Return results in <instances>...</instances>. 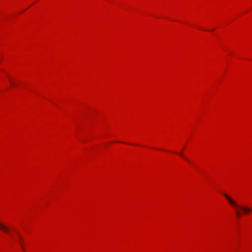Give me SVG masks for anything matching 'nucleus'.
<instances>
[{
  "label": "nucleus",
  "instance_id": "obj_1",
  "mask_svg": "<svg viewBox=\"0 0 252 252\" xmlns=\"http://www.w3.org/2000/svg\"><path fill=\"white\" fill-rule=\"evenodd\" d=\"M223 195L229 204L234 208L236 215L238 218H240L243 214L247 215L252 212L251 208L240 206L227 194L223 193Z\"/></svg>",
  "mask_w": 252,
  "mask_h": 252
},
{
  "label": "nucleus",
  "instance_id": "obj_2",
  "mask_svg": "<svg viewBox=\"0 0 252 252\" xmlns=\"http://www.w3.org/2000/svg\"><path fill=\"white\" fill-rule=\"evenodd\" d=\"M0 229L5 233H9V229L8 227L1 222H0Z\"/></svg>",
  "mask_w": 252,
  "mask_h": 252
},
{
  "label": "nucleus",
  "instance_id": "obj_3",
  "mask_svg": "<svg viewBox=\"0 0 252 252\" xmlns=\"http://www.w3.org/2000/svg\"><path fill=\"white\" fill-rule=\"evenodd\" d=\"M18 235L19 236L20 242V244H21V245L22 246V238H21V237L20 236V235L19 234H18Z\"/></svg>",
  "mask_w": 252,
  "mask_h": 252
},
{
  "label": "nucleus",
  "instance_id": "obj_4",
  "mask_svg": "<svg viewBox=\"0 0 252 252\" xmlns=\"http://www.w3.org/2000/svg\"><path fill=\"white\" fill-rule=\"evenodd\" d=\"M179 154L180 156H181L182 157H183L185 158V159H186V160L187 161H188L189 162H190V161H189V160H188V159H187L186 158H184V157H183V155H182V153H180Z\"/></svg>",
  "mask_w": 252,
  "mask_h": 252
}]
</instances>
